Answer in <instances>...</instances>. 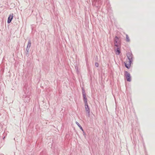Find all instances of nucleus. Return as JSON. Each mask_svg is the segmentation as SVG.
Returning <instances> with one entry per match:
<instances>
[{
  "mask_svg": "<svg viewBox=\"0 0 155 155\" xmlns=\"http://www.w3.org/2000/svg\"><path fill=\"white\" fill-rule=\"evenodd\" d=\"M114 44L115 46H116V47H118V45L117 43V42H114Z\"/></svg>",
  "mask_w": 155,
  "mask_h": 155,
  "instance_id": "2eb2a0df",
  "label": "nucleus"
},
{
  "mask_svg": "<svg viewBox=\"0 0 155 155\" xmlns=\"http://www.w3.org/2000/svg\"><path fill=\"white\" fill-rule=\"evenodd\" d=\"M76 123L77 125L79 127L80 129L82 131H83V129L82 127L81 126L80 124L77 121L76 122Z\"/></svg>",
  "mask_w": 155,
  "mask_h": 155,
  "instance_id": "9d476101",
  "label": "nucleus"
},
{
  "mask_svg": "<svg viewBox=\"0 0 155 155\" xmlns=\"http://www.w3.org/2000/svg\"><path fill=\"white\" fill-rule=\"evenodd\" d=\"M119 40V38L117 36H115V39L114 40V42H117Z\"/></svg>",
  "mask_w": 155,
  "mask_h": 155,
  "instance_id": "ddd939ff",
  "label": "nucleus"
},
{
  "mask_svg": "<svg viewBox=\"0 0 155 155\" xmlns=\"http://www.w3.org/2000/svg\"><path fill=\"white\" fill-rule=\"evenodd\" d=\"M126 41L127 42H129L130 41V39H129V36L127 34L126 35Z\"/></svg>",
  "mask_w": 155,
  "mask_h": 155,
  "instance_id": "f8f14e48",
  "label": "nucleus"
},
{
  "mask_svg": "<svg viewBox=\"0 0 155 155\" xmlns=\"http://www.w3.org/2000/svg\"><path fill=\"white\" fill-rule=\"evenodd\" d=\"M117 48L116 49H115V51H116V54L117 55H119L120 54V48H118V47H117Z\"/></svg>",
  "mask_w": 155,
  "mask_h": 155,
  "instance_id": "6e6552de",
  "label": "nucleus"
},
{
  "mask_svg": "<svg viewBox=\"0 0 155 155\" xmlns=\"http://www.w3.org/2000/svg\"><path fill=\"white\" fill-rule=\"evenodd\" d=\"M95 66H96V67H98L99 66V64L98 63H95Z\"/></svg>",
  "mask_w": 155,
  "mask_h": 155,
  "instance_id": "dca6fc26",
  "label": "nucleus"
},
{
  "mask_svg": "<svg viewBox=\"0 0 155 155\" xmlns=\"http://www.w3.org/2000/svg\"><path fill=\"white\" fill-rule=\"evenodd\" d=\"M75 70H76L77 72L78 73L79 72V71H78V67L77 66H75Z\"/></svg>",
  "mask_w": 155,
  "mask_h": 155,
  "instance_id": "4468645a",
  "label": "nucleus"
},
{
  "mask_svg": "<svg viewBox=\"0 0 155 155\" xmlns=\"http://www.w3.org/2000/svg\"><path fill=\"white\" fill-rule=\"evenodd\" d=\"M85 108L86 111L87 112V116L88 117H90V110L88 104L85 105Z\"/></svg>",
  "mask_w": 155,
  "mask_h": 155,
  "instance_id": "39448f33",
  "label": "nucleus"
},
{
  "mask_svg": "<svg viewBox=\"0 0 155 155\" xmlns=\"http://www.w3.org/2000/svg\"><path fill=\"white\" fill-rule=\"evenodd\" d=\"M13 14H10L8 18V19L7 21V23H10L12 21L13 19Z\"/></svg>",
  "mask_w": 155,
  "mask_h": 155,
  "instance_id": "0eeeda50",
  "label": "nucleus"
},
{
  "mask_svg": "<svg viewBox=\"0 0 155 155\" xmlns=\"http://www.w3.org/2000/svg\"><path fill=\"white\" fill-rule=\"evenodd\" d=\"M124 75L127 78V81L129 82L130 81L131 78L130 74L127 71H125Z\"/></svg>",
  "mask_w": 155,
  "mask_h": 155,
  "instance_id": "20e7f679",
  "label": "nucleus"
},
{
  "mask_svg": "<svg viewBox=\"0 0 155 155\" xmlns=\"http://www.w3.org/2000/svg\"><path fill=\"white\" fill-rule=\"evenodd\" d=\"M82 94L83 97V100L84 102V104H87V99L86 97L85 91L83 87L82 88Z\"/></svg>",
  "mask_w": 155,
  "mask_h": 155,
  "instance_id": "7ed1b4c3",
  "label": "nucleus"
},
{
  "mask_svg": "<svg viewBox=\"0 0 155 155\" xmlns=\"http://www.w3.org/2000/svg\"><path fill=\"white\" fill-rule=\"evenodd\" d=\"M29 49L26 48V51L25 52V54L26 55V56H28V52H29Z\"/></svg>",
  "mask_w": 155,
  "mask_h": 155,
  "instance_id": "9b49d317",
  "label": "nucleus"
},
{
  "mask_svg": "<svg viewBox=\"0 0 155 155\" xmlns=\"http://www.w3.org/2000/svg\"><path fill=\"white\" fill-rule=\"evenodd\" d=\"M22 97L24 98V100L25 102L28 103L29 101L30 98L29 96H26V95L25 96V95H23V97Z\"/></svg>",
  "mask_w": 155,
  "mask_h": 155,
  "instance_id": "423d86ee",
  "label": "nucleus"
},
{
  "mask_svg": "<svg viewBox=\"0 0 155 155\" xmlns=\"http://www.w3.org/2000/svg\"><path fill=\"white\" fill-rule=\"evenodd\" d=\"M31 41L30 39L28 40V44L27 45V48L30 49V48L31 46Z\"/></svg>",
  "mask_w": 155,
  "mask_h": 155,
  "instance_id": "1a4fd4ad",
  "label": "nucleus"
},
{
  "mask_svg": "<svg viewBox=\"0 0 155 155\" xmlns=\"http://www.w3.org/2000/svg\"><path fill=\"white\" fill-rule=\"evenodd\" d=\"M127 56L129 60V63L128 64H127L126 63H124L125 66L127 69H129L130 68L131 64L133 61V55L131 52H128L127 54Z\"/></svg>",
  "mask_w": 155,
  "mask_h": 155,
  "instance_id": "f257e3e1",
  "label": "nucleus"
},
{
  "mask_svg": "<svg viewBox=\"0 0 155 155\" xmlns=\"http://www.w3.org/2000/svg\"><path fill=\"white\" fill-rule=\"evenodd\" d=\"M102 4V2L101 0H94L92 2V5L96 7L99 9L101 5Z\"/></svg>",
  "mask_w": 155,
  "mask_h": 155,
  "instance_id": "f03ea898",
  "label": "nucleus"
},
{
  "mask_svg": "<svg viewBox=\"0 0 155 155\" xmlns=\"http://www.w3.org/2000/svg\"><path fill=\"white\" fill-rule=\"evenodd\" d=\"M82 131L83 132V135L84 136V137H85V138L86 137V134L85 133L84 130H83V131Z\"/></svg>",
  "mask_w": 155,
  "mask_h": 155,
  "instance_id": "f3484780",
  "label": "nucleus"
}]
</instances>
